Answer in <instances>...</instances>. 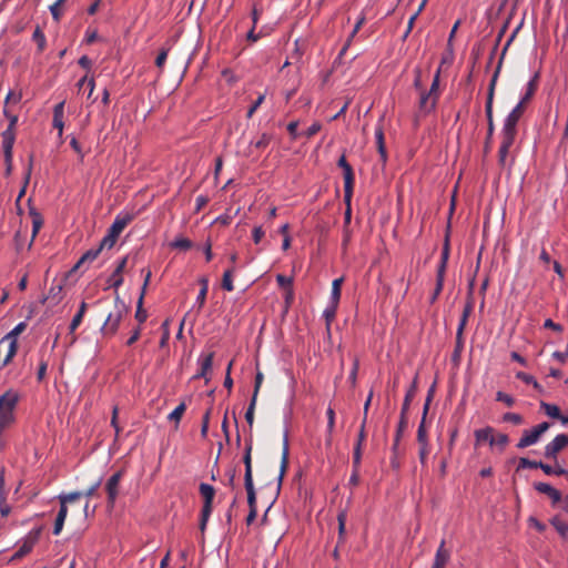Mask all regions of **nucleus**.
<instances>
[{"mask_svg":"<svg viewBox=\"0 0 568 568\" xmlns=\"http://www.w3.org/2000/svg\"><path fill=\"white\" fill-rule=\"evenodd\" d=\"M20 400V395L14 389H8L0 396V435L14 423V409Z\"/></svg>","mask_w":568,"mask_h":568,"instance_id":"nucleus-1","label":"nucleus"},{"mask_svg":"<svg viewBox=\"0 0 568 568\" xmlns=\"http://www.w3.org/2000/svg\"><path fill=\"white\" fill-rule=\"evenodd\" d=\"M125 314H126L125 305L120 302L119 297H116L114 312H111L108 315V317L101 328L102 333L104 335H114Z\"/></svg>","mask_w":568,"mask_h":568,"instance_id":"nucleus-2","label":"nucleus"},{"mask_svg":"<svg viewBox=\"0 0 568 568\" xmlns=\"http://www.w3.org/2000/svg\"><path fill=\"white\" fill-rule=\"evenodd\" d=\"M549 428V424L544 422L531 429L524 430L521 438L517 443V447L523 449L536 444L541 435L547 432Z\"/></svg>","mask_w":568,"mask_h":568,"instance_id":"nucleus-3","label":"nucleus"},{"mask_svg":"<svg viewBox=\"0 0 568 568\" xmlns=\"http://www.w3.org/2000/svg\"><path fill=\"white\" fill-rule=\"evenodd\" d=\"M41 529L36 528L28 532V535L22 539L19 549L16 551L13 558H22L28 555L34 545L38 542L40 538Z\"/></svg>","mask_w":568,"mask_h":568,"instance_id":"nucleus-4","label":"nucleus"},{"mask_svg":"<svg viewBox=\"0 0 568 568\" xmlns=\"http://www.w3.org/2000/svg\"><path fill=\"white\" fill-rule=\"evenodd\" d=\"M123 476V471L119 470L114 473L106 481L105 484V490L108 494V504L110 506H113L118 496H119V485L121 481V478Z\"/></svg>","mask_w":568,"mask_h":568,"instance_id":"nucleus-5","label":"nucleus"},{"mask_svg":"<svg viewBox=\"0 0 568 568\" xmlns=\"http://www.w3.org/2000/svg\"><path fill=\"white\" fill-rule=\"evenodd\" d=\"M213 358H214V353L213 352L202 353L199 356L197 364L200 366V371L194 376V378H204L206 383L210 381L209 373L212 369Z\"/></svg>","mask_w":568,"mask_h":568,"instance_id":"nucleus-6","label":"nucleus"},{"mask_svg":"<svg viewBox=\"0 0 568 568\" xmlns=\"http://www.w3.org/2000/svg\"><path fill=\"white\" fill-rule=\"evenodd\" d=\"M568 445V436L566 434L557 435L545 447V456L547 458H555L556 455Z\"/></svg>","mask_w":568,"mask_h":568,"instance_id":"nucleus-7","label":"nucleus"},{"mask_svg":"<svg viewBox=\"0 0 568 568\" xmlns=\"http://www.w3.org/2000/svg\"><path fill=\"white\" fill-rule=\"evenodd\" d=\"M338 166L343 169L345 197L349 199L354 183V174L352 166L348 164L344 155L341 156V159L338 160Z\"/></svg>","mask_w":568,"mask_h":568,"instance_id":"nucleus-8","label":"nucleus"},{"mask_svg":"<svg viewBox=\"0 0 568 568\" xmlns=\"http://www.w3.org/2000/svg\"><path fill=\"white\" fill-rule=\"evenodd\" d=\"M474 435H475L476 446H478L483 443H488L490 445V447H494L496 434H495V429L493 427L487 426L484 428L476 429Z\"/></svg>","mask_w":568,"mask_h":568,"instance_id":"nucleus-9","label":"nucleus"},{"mask_svg":"<svg viewBox=\"0 0 568 568\" xmlns=\"http://www.w3.org/2000/svg\"><path fill=\"white\" fill-rule=\"evenodd\" d=\"M16 141V133L11 131V129H6L2 132V150L4 160H12L13 156V145Z\"/></svg>","mask_w":568,"mask_h":568,"instance_id":"nucleus-10","label":"nucleus"},{"mask_svg":"<svg viewBox=\"0 0 568 568\" xmlns=\"http://www.w3.org/2000/svg\"><path fill=\"white\" fill-rule=\"evenodd\" d=\"M524 113V101H519V103L511 110V112L507 115L504 121V126L507 129L516 130L517 123L520 116Z\"/></svg>","mask_w":568,"mask_h":568,"instance_id":"nucleus-11","label":"nucleus"},{"mask_svg":"<svg viewBox=\"0 0 568 568\" xmlns=\"http://www.w3.org/2000/svg\"><path fill=\"white\" fill-rule=\"evenodd\" d=\"M133 220V215L130 213H120L115 216L112 225L110 226V231L120 235L121 232L131 223Z\"/></svg>","mask_w":568,"mask_h":568,"instance_id":"nucleus-12","label":"nucleus"},{"mask_svg":"<svg viewBox=\"0 0 568 568\" xmlns=\"http://www.w3.org/2000/svg\"><path fill=\"white\" fill-rule=\"evenodd\" d=\"M535 489L540 494L547 495L551 499L554 505L558 504L561 500V493L547 483L535 484Z\"/></svg>","mask_w":568,"mask_h":568,"instance_id":"nucleus-13","label":"nucleus"},{"mask_svg":"<svg viewBox=\"0 0 568 568\" xmlns=\"http://www.w3.org/2000/svg\"><path fill=\"white\" fill-rule=\"evenodd\" d=\"M126 262H128V257H123L116 268L114 270V272L112 273V275L110 276L109 278V283H110V286L111 287H114L115 290H118L122 283H123V277H122V272L126 265Z\"/></svg>","mask_w":568,"mask_h":568,"instance_id":"nucleus-14","label":"nucleus"},{"mask_svg":"<svg viewBox=\"0 0 568 568\" xmlns=\"http://www.w3.org/2000/svg\"><path fill=\"white\" fill-rule=\"evenodd\" d=\"M252 442H246L245 445V453L243 456V463L245 466V474H244V480H253V473H252Z\"/></svg>","mask_w":568,"mask_h":568,"instance_id":"nucleus-15","label":"nucleus"},{"mask_svg":"<svg viewBox=\"0 0 568 568\" xmlns=\"http://www.w3.org/2000/svg\"><path fill=\"white\" fill-rule=\"evenodd\" d=\"M448 253L445 251L442 256V262L437 270V281H436V288L434 298L442 292L443 285H444V275H445V268H446V261H447Z\"/></svg>","mask_w":568,"mask_h":568,"instance_id":"nucleus-16","label":"nucleus"},{"mask_svg":"<svg viewBox=\"0 0 568 568\" xmlns=\"http://www.w3.org/2000/svg\"><path fill=\"white\" fill-rule=\"evenodd\" d=\"M436 102H437L436 95H433L429 92L423 93L420 95V100H419V109L424 113H429L430 111H433L435 109Z\"/></svg>","mask_w":568,"mask_h":568,"instance_id":"nucleus-17","label":"nucleus"},{"mask_svg":"<svg viewBox=\"0 0 568 568\" xmlns=\"http://www.w3.org/2000/svg\"><path fill=\"white\" fill-rule=\"evenodd\" d=\"M449 558L448 551L445 549V541L443 540L436 551L435 560L432 568H444Z\"/></svg>","mask_w":568,"mask_h":568,"instance_id":"nucleus-18","label":"nucleus"},{"mask_svg":"<svg viewBox=\"0 0 568 568\" xmlns=\"http://www.w3.org/2000/svg\"><path fill=\"white\" fill-rule=\"evenodd\" d=\"M287 463H288V435H287V432L284 433V438H283V452H282V459H281V469H280V475H278V481L281 483L283 477H284V474L286 471V467H287Z\"/></svg>","mask_w":568,"mask_h":568,"instance_id":"nucleus-19","label":"nucleus"},{"mask_svg":"<svg viewBox=\"0 0 568 568\" xmlns=\"http://www.w3.org/2000/svg\"><path fill=\"white\" fill-rule=\"evenodd\" d=\"M375 139L377 144V150L381 155V159L383 162L387 159L386 148H385V141H384V131L381 125L376 126L375 129Z\"/></svg>","mask_w":568,"mask_h":568,"instance_id":"nucleus-20","label":"nucleus"},{"mask_svg":"<svg viewBox=\"0 0 568 568\" xmlns=\"http://www.w3.org/2000/svg\"><path fill=\"white\" fill-rule=\"evenodd\" d=\"M199 283L201 284V290L196 296L195 304L197 305V308L201 310L206 300V294L209 291V280L207 277L203 276L199 280Z\"/></svg>","mask_w":568,"mask_h":568,"instance_id":"nucleus-21","label":"nucleus"},{"mask_svg":"<svg viewBox=\"0 0 568 568\" xmlns=\"http://www.w3.org/2000/svg\"><path fill=\"white\" fill-rule=\"evenodd\" d=\"M417 389V376H415L409 389L406 392L403 407H402V418H404L405 414L407 413L410 402L414 398Z\"/></svg>","mask_w":568,"mask_h":568,"instance_id":"nucleus-22","label":"nucleus"},{"mask_svg":"<svg viewBox=\"0 0 568 568\" xmlns=\"http://www.w3.org/2000/svg\"><path fill=\"white\" fill-rule=\"evenodd\" d=\"M497 77H498V70L495 72V74L490 81L489 89H488L487 101H486L487 119H490V114H491V110H493V100H494Z\"/></svg>","mask_w":568,"mask_h":568,"instance_id":"nucleus-23","label":"nucleus"},{"mask_svg":"<svg viewBox=\"0 0 568 568\" xmlns=\"http://www.w3.org/2000/svg\"><path fill=\"white\" fill-rule=\"evenodd\" d=\"M516 132V130L503 128L500 148H504V150H509L514 144Z\"/></svg>","mask_w":568,"mask_h":568,"instance_id":"nucleus-24","label":"nucleus"},{"mask_svg":"<svg viewBox=\"0 0 568 568\" xmlns=\"http://www.w3.org/2000/svg\"><path fill=\"white\" fill-rule=\"evenodd\" d=\"M150 277H151V272L149 271L145 275V280H144V284H143V290H142V294L139 298V305H138V310H136V313H135V317L136 320L140 322V323H143L145 320H146V313L145 311H143L141 308L142 306V301H143V295H144V291H145V287L150 281Z\"/></svg>","mask_w":568,"mask_h":568,"instance_id":"nucleus-25","label":"nucleus"},{"mask_svg":"<svg viewBox=\"0 0 568 568\" xmlns=\"http://www.w3.org/2000/svg\"><path fill=\"white\" fill-rule=\"evenodd\" d=\"M67 515H68V507L65 505H61L60 510L55 518V523H54V528H53L54 535H59L61 532L63 525H64V520L67 518Z\"/></svg>","mask_w":568,"mask_h":568,"instance_id":"nucleus-26","label":"nucleus"},{"mask_svg":"<svg viewBox=\"0 0 568 568\" xmlns=\"http://www.w3.org/2000/svg\"><path fill=\"white\" fill-rule=\"evenodd\" d=\"M327 415V435H326V445H332V435L335 426V412L332 407H328L326 410Z\"/></svg>","mask_w":568,"mask_h":568,"instance_id":"nucleus-27","label":"nucleus"},{"mask_svg":"<svg viewBox=\"0 0 568 568\" xmlns=\"http://www.w3.org/2000/svg\"><path fill=\"white\" fill-rule=\"evenodd\" d=\"M429 400H430V395L428 396L427 402L424 406V416L427 414ZM417 440L419 444L427 443V434H426V429H425V417L423 418L422 423L418 426Z\"/></svg>","mask_w":568,"mask_h":568,"instance_id":"nucleus-28","label":"nucleus"},{"mask_svg":"<svg viewBox=\"0 0 568 568\" xmlns=\"http://www.w3.org/2000/svg\"><path fill=\"white\" fill-rule=\"evenodd\" d=\"M200 494L204 499V504H212L215 495V489L213 486L202 483L200 485Z\"/></svg>","mask_w":568,"mask_h":568,"instance_id":"nucleus-29","label":"nucleus"},{"mask_svg":"<svg viewBox=\"0 0 568 568\" xmlns=\"http://www.w3.org/2000/svg\"><path fill=\"white\" fill-rule=\"evenodd\" d=\"M235 271V266H232L231 268H227L223 274L222 287L227 292H232L234 290L232 276Z\"/></svg>","mask_w":568,"mask_h":568,"instance_id":"nucleus-30","label":"nucleus"},{"mask_svg":"<svg viewBox=\"0 0 568 568\" xmlns=\"http://www.w3.org/2000/svg\"><path fill=\"white\" fill-rule=\"evenodd\" d=\"M343 281H344L343 277H339V278H335L332 283V292H331L329 301L333 302L334 304H338V302H339L341 287H342Z\"/></svg>","mask_w":568,"mask_h":568,"instance_id":"nucleus-31","label":"nucleus"},{"mask_svg":"<svg viewBox=\"0 0 568 568\" xmlns=\"http://www.w3.org/2000/svg\"><path fill=\"white\" fill-rule=\"evenodd\" d=\"M244 486L247 493V503L251 509L256 508V494L253 480H244Z\"/></svg>","mask_w":568,"mask_h":568,"instance_id":"nucleus-32","label":"nucleus"},{"mask_svg":"<svg viewBox=\"0 0 568 568\" xmlns=\"http://www.w3.org/2000/svg\"><path fill=\"white\" fill-rule=\"evenodd\" d=\"M100 252L101 250L99 247L95 250H89L81 256V258L75 264L74 268H79L84 263L93 262L99 256Z\"/></svg>","mask_w":568,"mask_h":568,"instance_id":"nucleus-33","label":"nucleus"},{"mask_svg":"<svg viewBox=\"0 0 568 568\" xmlns=\"http://www.w3.org/2000/svg\"><path fill=\"white\" fill-rule=\"evenodd\" d=\"M30 215L32 217V239H34L43 225V220L40 213L33 209L30 210Z\"/></svg>","mask_w":568,"mask_h":568,"instance_id":"nucleus-34","label":"nucleus"},{"mask_svg":"<svg viewBox=\"0 0 568 568\" xmlns=\"http://www.w3.org/2000/svg\"><path fill=\"white\" fill-rule=\"evenodd\" d=\"M32 40L37 43L38 51L42 52L47 45V39L42 30L37 27L32 34Z\"/></svg>","mask_w":568,"mask_h":568,"instance_id":"nucleus-35","label":"nucleus"},{"mask_svg":"<svg viewBox=\"0 0 568 568\" xmlns=\"http://www.w3.org/2000/svg\"><path fill=\"white\" fill-rule=\"evenodd\" d=\"M27 328V323L21 322L16 325L4 337L3 341L17 342V337Z\"/></svg>","mask_w":568,"mask_h":568,"instance_id":"nucleus-36","label":"nucleus"},{"mask_svg":"<svg viewBox=\"0 0 568 568\" xmlns=\"http://www.w3.org/2000/svg\"><path fill=\"white\" fill-rule=\"evenodd\" d=\"M540 406L549 417H551V418H560L561 417L560 409L557 405L541 402Z\"/></svg>","mask_w":568,"mask_h":568,"instance_id":"nucleus-37","label":"nucleus"},{"mask_svg":"<svg viewBox=\"0 0 568 568\" xmlns=\"http://www.w3.org/2000/svg\"><path fill=\"white\" fill-rule=\"evenodd\" d=\"M551 524L561 537H568V524L566 521L560 520L558 518H554L551 520Z\"/></svg>","mask_w":568,"mask_h":568,"instance_id":"nucleus-38","label":"nucleus"},{"mask_svg":"<svg viewBox=\"0 0 568 568\" xmlns=\"http://www.w3.org/2000/svg\"><path fill=\"white\" fill-rule=\"evenodd\" d=\"M170 246L172 248H179V250L186 251L192 247V242L185 237H176L174 241H172L170 243Z\"/></svg>","mask_w":568,"mask_h":568,"instance_id":"nucleus-39","label":"nucleus"},{"mask_svg":"<svg viewBox=\"0 0 568 568\" xmlns=\"http://www.w3.org/2000/svg\"><path fill=\"white\" fill-rule=\"evenodd\" d=\"M337 305L329 301V304L326 306V308L323 312V316L326 320L327 326L332 323V321L335 318Z\"/></svg>","mask_w":568,"mask_h":568,"instance_id":"nucleus-40","label":"nucleus"},{"mask_svg":"<svg viewBox=\"0 0 568 568\" xmlns=\"http://www.w3.org/2000/svg\"><path fill=\"white\" fill-rule=\"evenodd\" d=\"M118 237H119V235H116L115 233H113L112 231L109 230L108 234L101 241L99 248L100 250H102L103 247L111 248L115 244Z\"/></svg>","mask_w":568,"mask_h":568,"instance_id":"nucleus-41","label":"nucleus"},{"mask_svg":"<svg viewBox=\"0 0 568 568\" xmlns=\"http://www.w3.org/2000/svg\"><path fill=\"white\" fill-rule=\"evenodd\" d=\"M539 468L542 469V471L546 475H564V474H566V470L564 468H561L559 466L552 467V466L544 464V463H539Z\"/></svg>","mask_w":568,"mask_h":568,"instance_id":"nucleus-42","label":"nucleus"},{"mask_svg":"<svg viewBox=\"0 0 568 568\" xmlns=\"http://www.w3.org/2000/svg\"><path fill=\"white\" fill-rule=\"evenodd\" d=\"M508 443H509L508 435L501 434V433L496 434L494 447H496L499 452H504V449L506 448Z\"/></svg>","mask_w":568,"mask_h":568,"instance_id":"nucleus-43","label":"nucleus"},{"mask_svg":"<svg viewBox=\"0 0 568 568\" xmlns=\"http://www.w3.org/2000/svg\"><path fill=\"white\" fill-rule=\"evenodd\" d=\"M81 496H82V493H80V491H73L70 494H61V495H59V500H60L61 505L67 506L68 503H72V501L79 499Z\"/></svg>","mask_w":568,"mask_h":568,"instance_id":"nucleus-44","label":"nucleus"},{"mask_svg":"<svg viewBox=\"0 0 568 568\" xmlns=\"http://www.w3.org/2000/svg\"><path fill=\"white\" fill-rule=\"evenodd\" d=\"M539 463L540 462L529 460L528 458L521 457L518 460L517 470L525 468H539Z\"/></svg>","mask_w":568,"mask_h":568,"instance_id":"nucleus-45","label":"nucleus"},{"mask_svg":"<svg viewBox=\"0 0 568 568\" xmlns=\"http://www.w3.org/2000/svg\"><path fill=\"white\" fill-rule=\"evenodd\" d=\"M536 78H537V75H535V78L531 79L527 84V91L520 100V101H524V104L532 97V94L536 91V88H537Z\"/></svg>","mask_w":568,"mask_h":568,"instance_id":"nucleus-46","label":"nucleus"},{"mask_svg":"<svg viewBox=\"0 0 568 568\" xmlns=\"http://www.w3.org/2000/svg\"><path fill=\"white\" fill-rule=\"evenodd\" d=\"M256 398L255 395L252 396L250 406L245 413V419L250 426L253 425L254 422V409H255Z\"/></svg>","mask_w":568,"mask_h":568,"instance_id":"nucleus-47","label":"nucleus"},{"mask_svg":"<svg viewBox=\"0 0 568 568\" xmlns=\"http://www.w3.org/2000/svg\"><path fill=\"white\" fill-rule=\"evenodd\" d=\"M470 311H471V305H470V304H467V305L465 306V310H464V312H463V316H462L460 322H459V325H458V329H457V335H458V336H460V335H462V333H463V329H464V327H465V325H466V323H467V318H468V316H469Z\"/></svg>","mask_w":568,"mask_h":568,"instance_id":"nucleus-48","label":"nucleus"},{"mask_svg":"<svg viewBox=\"0 0 568 568\" xmlns=\"http://www.w3.org/2000/svg\"><path fill=\"white\" fill-rule=\"evenodd\" d=\"M185 404L181 403L179 406L174 408V410L169 415L170 420H174L176 423L180 422L183 413L185 412Z\"/></svg>","mask_w":568,"mask_h":568,"instance_id":"nucleus-49","label":"nucleus"},{"mask_svg":"<svg viewBox=\"0 0 568 568\" xmlns=\"http://www.w3.org/2000/svg\"><path fill=\"white\" fill-rule=\"evenodd\" d=\"M271 142V135L263 133L258 140L251 142L256 149H265Z\"/></svg>","mask_w":568,"mask_h":568,"instance_id":"nucleus-50","label":"nucleus"},{"mask_svg":"<svg viewBox=\"0 0 568 568\" xmlns=\"http://www.w3.org/2000/svg\"><path fill=\"white\" fill-rule=\"evenodd\" d=\"M276 281H277V284L285 290L291 288L293 286V277H291V276H285L283 274H278L276 276Z\"/></svg>","mask_w":568,"mask_h":568,"instance_id":"nucleus-51","label":"nucleus"},{"mask_svg":"<svg viewBox=\"0 0 568 568\" xmlns=\"http://www.w3.org/2000/svg\"><path fill=\"white\" fill-rule=\"evenodd\" d=\"M504 422L513 423L515 425H520L523 423V417L516 413H506L503 416Z\"/></svg>","mask_w":568,"mask_h":568,"instance_id":"nucleus-52","label":"nucleus"},{"mask_svg":"<svg viewBox=\"0 0 568 568\" xmlns=\"http://www.w3.org/2000/svg\"><path fill=\"white\" fill-rule=\"evenodd\" d=\"M62 0H57L53 4L50 6V12L52 14V18L55 20V21H59L60 20V17H61V11H60V7L62 6Z\"/></svg>","mask_w":568,"mask_h":568,"instance_id":"nucleus-53","label":"nucleus"},{"mask_svg":"<svg viewBox=\"0 0 568 568\" xmlns=\"http://www.w3.org/2000/svg\"><path fill=\"white\" fill-rule=\"evenodd\" d=\"M496 399L498 402L505 403L508 407H511L515 404L514 397H511L510 395L503 393V392H498L496 394Z\"/></svg>","mask_w":568,"mask_h":568,"instance_id":"nucleus-54","label":"nucleus"},{"mask_svg":"<svg viewBox=\"0 0 568 568\" xmlns=\"http://www.w3.org/2000/svg\"><path fill=\"white\" fill-rule=\"evenodd\" d=\"M517 378L523 381L526 384H532L535 388L539 386V384L535 381V378L531 375H528L524 372L517 373Z\"/></svg>","mask_w":568,"mask_h":568,"instance_id":"nucleus-55","label":"nucleus"},{"mask_svg":"<svg viewBox=\"0 0 568 568\" xmlns=\"http://www.w3.org/2000/svg\"><path fill=\"white\" fill-rule=\"evenodd\" d=\"M169 50L162 49L155 59V64L158 68L162 69L165 64L168 58Z\"/></svg>","mask_w":568,"mask_h":568,"instance_id":"nucleus-56","label":"nucleus"},{"mask_svg":"<svg viewBox=\"0 0 568 568\" xmlns=\"http://www.w3.org/2000/svg\"><path fill=\"white\" fill-rule=\"evenodd\" d=\"M3 112L7 119L9 120V125L7 129H11V131H14V128L18 122V115L10 113V111L7 108H4Z\"/></svg>","mask_w":568,"mask_h":568,"instance_id":"nucleus-57","label":"nucleus"},{"mask_svg":"<svg viewBox=\"0 0 568 568\" xmlns=\"http://www.w3.org/2000/svg\"><path fill=\"white\" fill-rule=\"evenodd\" d=\"M265 232L262 226H255L252 232V237L255 244H258L264 237Z\"/></svg>","mask_w":568,"mask_h":568,"instance_id":"nucleus-58","label":"nucleus"},{"mask_svg":"<svg viewBox=\"0 0 568 568\" xmlns=\"http://www.w3.org/2000/svg\"><path fill=\"white\" fill-rule=\"evenodd\" d=\"M361 458H362V446H359V444H356L354 447V453H353V464H354L355 468H357L359 466Z\"/></svg>","mask_w":568,"mask_h":568,"instance_id":"nucleus-59","label":"nucleus"},{"mask_svg":"<svg viewBox=\"0 0 568 568\" xmlns=\"http://www.w3.org/2000/svg\"><path fill=\"white\" fill-rule=\"evenodd\" d=\"M83 320V315H81V313H77L74 315V317L72 318L71 323H70V326H69V329H70V333H74V331L79 327V325L81 324Z\"/></svg>","mask_w":568,"mask_h":568,"instance_id":"nucleus-60","label":"nucleus"},{"mask_svg":"<svg viewBox=\"0 0 568 568\" xmlns=\"http://www.w3.org/2000/svg\"><path fill=\"white\" fill-rule=\"evenodd\" d=\"M265 99V95L264 94H261L256 101L253 103V105L248 109L247 111V118H252V115L255 113V111L257 110V108L263 103Z\"/></svg>","mask_w":568,"mask_h":568,"instance_id":"nucleus-61","label":"nucleus"},{"mask_svg":"<svg viewBox=\"0 0 568 568\" xmlns=\"http://www.w3.org/2000/svg\"><path fill=\"white\" fill-rule=\"evenodd\" d=\"M226 477H227V481H226V486L231 487V488H234V485H235V477H236V469L235 468H230L227 471H226Z\"/></svg>","mask_w":568,"mask_h":568,"instance_id":"nucleus-62","label":"nucleus"},{"mask_svg":"<svg viewBox=\"0 0 568 568\" xmlns=\"http://www.w3.org/2000/svg\"><path fill=\"white\" fill-rule=\"evenodd\" d=\"M337 520H338V532H339V536L342 537L345 531L346 514L344 511L339 513L337 516Z\"/></svg>","mask_w":568,"mask_h":568,"instance_id":"nucleus-63","label":"nucleus"},{"mask_svg":"<svg viewBox=\"0 0 568 568\" xmlns=\"http://www.w3.org/2000/svg\"><path fill=\"white\" fill-rule=\"evenodd\" d=\"M322 129V125L320 122H314L306 131H305V135L307 138H312L313 135H315L320 130Z\"/></svg>","mask_w":568,"mask_h":568,"instance_id":"nucleus-64","label":"nucleus"}]
</instances>
